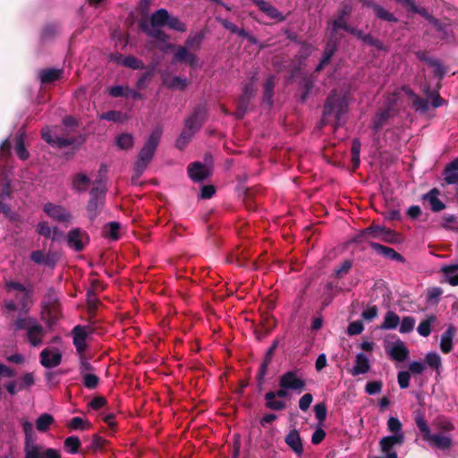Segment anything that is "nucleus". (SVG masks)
Instances as JSON below:
<instances>
[{
  "mask_svg": "<svg viewBox=\"0 0 458 458\" xmlns=\"http://www.w3.org/2000/svg\"><path fill=\"white\" fill-rule=\"evenodd\" d=\"M6 293L12 297L4 301L7 311H19L20 314H27L35 303L34 287L27 282L21 283L16 280L5 281Z\"/></svg>",
  "mask_w": 458,
  "mask_h": 458,
  "instance_id": "obj_1",
  "label": "nucleus"
},
{
  "mask_svg": "<svg viewBox=\"0 0 458 458\" xmlns=\"http://www.w3.org/2000/svg\"><path fill=\"white\" fill-rule=\"evenodd\" d=\"M414 420L417 428L422 434L423 440L428 442L431 447L443 451L452 448L454 439L449 432L453 430L454 427L450 420H445L440 422L438 425L439 431L434 434L431 433L422 412H417Z\"/></svg>",
  "mask_w": 458,
  "mask_h": 458,
  "instance_id": "obj_2",
  "label": "nucleus"
},
{
  "mask_svg": "<svg viewBox=\"0 0 458 458\" xmlns=\"http://www.w3.org/2000/svg\"><path fill=\"white\" fill-rule=\"evenodd\" d=\"M12 327L14 334L21 335L31 346L42 344L46 331L35 317L19 314L13 321Z\"/></svg>",
  "mask_w": 458,
  "mask_h": 458,
  "instance_id": "obj_3",
  "label": "nucleus"
},
{
  "mask_svg": "<svg viewBox=\"0 0 458 458\" xmlns=\"http://www.w3.org/2000/svg\"><path fill=\"white\" fill-rule=\"evenodd\" d=\"M11 143L8 139H5L0 144V212L6 217L13 219V213L4 203L10 197V181L7 177V173L4 168V161L9 157Z\"/></svg>",
  "mask_w": 458,
  "mask_h": 458,
  "instance_id": "obj_4",
  "label": "nucleus"
},
{
  "mask_svg": "<svg viewBox=\"0 0 458 458\" xmlns=\"http://www.w3.org/2000/svg\"><path fill=\"white\" fill-rule=\"evenodd\" d=\"M161 135L162 130L160 128L154 129L141 148L138 160L134 165L135 174L138 177L143 173L148 163L151 161L158 146Z\"/></svg>",
  "mask_w": 458,
  "mask_h": 458,
  "instance_id": "obj_5",
  "label": "nucleus"
},
{
  "mask_svg": "<svg viewBox=\"0 0 458 458\" xmlns=\"http://www.w3.org/2000/svg\"><path fill=\"white\" fill-rule=\"evenodd\" d=\"M349 100L346 95H339L333 91L327 99L323 114V123H326L328 115L335 114L337 123L341 116L347 112Z\"/></svg>",
  "mask_w": 458,
  "mask_h": 458,
  "instance_id": "obj_6",
  "label": "nucleus"
},
{
  "mask_svg": "<svg viewBox=\"0 0 458 458\" xmlns=\"http://www.w3.org/2000/svg\"><path fill=\"white\" fill-rule=\"evenodd\" d=\"M106 196V186L102 180H97L90 191V198L87 205L88 216L90 220L95 219L100 213L104 205Z\"/></svg>",
  "mask_w": 458,
  "mask_h": 458,
  "instance_id": "obj_7",
  "label": "nucleus"
},
{
  "mask_svg": "<svg viewBox=\"0 0 458 458\" xmlns=\"http://www.w3.org/2000/svg\"><path fill=\"white\" fill-rule=\"evenodd\" d=\"M24 433V458H40L41 445L35 444L36 437L33 424L27 420L21 421Z\"/></svg>",
  "mask_w": 458,
  "mask_h": 458,
  "instance_id": "obj_8",
  "label": "nucleus"
},
{
  "mask_svg": "<svg viewBox=\"0 0 458 458\" xmlns=\"http://www.w3.org/2000/svg\"><path fill=\"white\" fill-rule=\"evenodd\" d=\"M368 239H377L392 243L396 241V234L394 231L385 226L370 225L365 228L359 235H357L355 241L360 242L362 240Z\"/></svg>",
  "mask_w": 458,
  "mask_h": 458,
  "instance_id": "obj_9",
  "label": "nucleus"
},
{
  "mask_svg": "<svg viewBox=\"0 0 458 458\" xmlns=\"http://www.w3.org/2000/svg\"><path fill=\"white\" fill-rule=\"evenodd\" d=\"M255 76L251 78V81L243 86L242 94L240 96L237 101L236 111L234 116L237 119H242L245 115L248 108L250 100L255 96L257 88L254 85Z\"/></svg>",
  "mask_w": 458,
  "mask_h": 458,
  "instance_id": "obj_10",
  "label": "nucleus"
},
{
  "mask_svg": "<svg viewBox=\"0 0 458 458\" xmlns=\"http://www.w3.org/2000/svg\"><path fill=\"white\" fill-rule=\"evenodd\" d=\"M278 385L296 394H301L306 386L304 379L294 370L282 374L279 377Z\"/></svg>",
  "mask_w": 458,
  "mask_h": 458,
  "instance_id": "obj_11",
  "label": "nucleus"
},
{
  "mask_svg": "<svg viewBox=\"0 0 458 458\" xmlns=\"http://www.w3.org/2000/svg\"><path fill=\"white\" fill-rule=\"evenodd\" d=\"M43 211L47 216L59 223L69 222L72 215L64 206L47 202L43 206Z\"/></svg>",
  "mask_w": 458,
  "mask_h": 458,
  "instance_id": "obj_12",
  "label": "nucleus"
},
{
  "mask_svg": "<svg viewBox=\"0 0 458 458\" xmlns=\"http://www.w3.org/2000/svg\"><path fill=\"white\" fill-rule=\"evenodd\" d=\"M385 349L392 360L400 362L406 360L410 353L405 344L400 339L392 343H387L385 345Z\"/></svg>",
  "mask_w": 458,
  "mask_h": 458,
  "instance_id": "obj_13",
  "label": "nucleus"
},
{
  "mask_svg": "<svg viewBox=\"0 0 458 458\" xmlns=\"http://www.w3.org/2000/svg\"><path fill=\"white\" fill-rule=\"evenodd\" d=\"M56 128L45 127L41 131L43 140L52 147H67L73 143L71 138L59 137L55 132Z\"/></svg>",
  "mask_w": 458,
  "mask_h": 458,
  "instance_id": "obj_14",
  "label": "nucleus"
},
{
  "mask_svg": "<svg viewBox=\"0 0 458 458\" xmlns=\"http://www.w3.org/2000/svg\"><path fill=\"white\" fill-rule=\"evenodd\" d=\"M404 441L402 436L397 437L386 436L380 439L379 447L386 458H398L397 454L394 451V446L402 445Z\"/></svg>",
  "mask_w": 458,
  "mask_h": 458,
  "instance_id": "obj_15",
  "label": "nucleus"
},
{
  "mask_svg": "<svg viewBox=\"0 0 458 458\" xmlns=\"http://www.w3.org/2000/svg\"><path fill=\"white\" fill-rule=\"evenodd\" d=\"M88 242V234L80 228L72 229L67 234L68 246L75 251L82 250Z\"/></svg>",
  "mask_w": 458,
  "mask_h": 458,
  "instance_id": "obj_16",
  "label": "nucleus"
},
{
  "mask_svg": "<svg viewBox=\"0 0 458 458\" xmlns=\"http://www.w3.org/2000/svg\"><path fill=\"white\" fill-rule=\"evenodd\" d=\"M397 4H402L403 6L409 9L411 12L419 13L421 16H423L425 19H427L434 27H436L437 30H442V25L438 20L434 18L432 15L428 13L426 8L424 7H418L413 0H394Z\"/></svg>",
  "mask_w": 458,
  "mask_h": 458,
  "instance_id": "obj_17",
  "label": "nucleus"
},
{
  "mask_svg": "<svg viewBox=\"0 0 458 458\" xmlns=\"http://www.w3.org/2000/svg\"><path fill=\"white\" fill-rule=\"evenodd\" d=\"M211 172L212 168L209 165L200 162H194L188 168L190 178L197 182L207 179L211 174Z\"/></svg>",
  "mask_w": 458,
  "mask_h": 458,
  "instance_id": "obj_18",
  "label": "nucleus"
},
{
  "mask_svg": "<svg viewBox=\"0 0 458 458\" xmlns=\"http://www.w3.org/2000/svg\"><path fill=\"white\" fill-rule=\"evenodd\" d=\"M207 117V109L204 106H198L192 114L185 121V127L191 131H197L200 129Z\"/></svg>",
  "mask_w": 458,
  "mask_h": 458,
  "instance_id": "obj_19",
  "label": "nucleus"
},
{
  "mask_svg": "<svg viewBox=\"0 0 458 458\" xmlns=\"http://www.w3.org/2000/svg\"><path fill=\"white\" fill-rule=\"evenodd\" d=\"M40 363L47 369L57 367L62 360V354L59 351L50 348L42 350L39 355Z\"/></svg>",
  "mask_w": 458,
  "mask_h": 458,
  "instance_id": "obj_20",
  "label": "nucleus"
},
{
  "mask_svg": "<svg viewBox=\"0 0 458 458\" xmlns=\"http://www.w3.org/2000/svg\"><path fill=\"white\" fill-rule=\"evenodd\" d=\"M284 442L298 457L303 454V443L297 429H291L286 435Z\"/></svg>",
  "mask_w": 458,
  "mask_h": 458,
  "instance_id": "obj_21",
  "label": "nucleus"
},
{
  "mask_svg": "<svg viewBox=\"0 0 458 458\" xmlns=\"http://www.w3.org/2000/svg\"><path fill=\"white\" fill-rule=\"evenodd\" d=\"M88 335L89 332L85 327L76 326L72 329L73 344L80 354H82L87 347L86 339Z\"/></svg>",
  "mask_w": 458,
  "mask_h": 458,
  "instance_id": "obj_22",
  "label": "nucleus"
},
{
  "mask_svg": "<svg viewBox=\"0 0 458 458\" xmlns=\"http://www.w3.org/2000/svg\"><path fill=\"white\" fill-rule=\"evenodd\" d=\"M370 369V362L367 355L363 352H359L355 358V364L352 369V376L363 375Z\"/></svg>",
  "mask_w": 458,
  "mask_h": 458,
  "instance_id": "obj_23",
  "label": "nucleus"
},
{
  "mask_svg": "<svg viewBox=\"0 0 458 458\" xmlns=\"http://www.w3.org/2000/svg\"><path fill=\"white\" fill-rule=\"evenodd\" d=\"M162 83L171 89L182 90L188 84V80L184 77L172 76L168 73L162 74Z\"/></svg>",
  "mask_w": 458,
  "mask_h": 458,
  "instance_id": "obj_24",
  "label": "nucleus"
},
{
  "mask_svg": "<svg viewBox=\"0 0 458 458\" xmlns=\"http://www.w3.org/2000/svg\"><path fill=\"white\" fill-rule=\"evenodd\" d=\"M438 195L439 191L434 188L423 196V199L428 201L434 212H439L445 208L444 202L439 199Z\"/></svg>",
  "mask_w": 458,
  "mask_h": 458,
  "instance_id": "obj_25",
  "label": "nucleus"
},
{
  "mask_svg": "<svg viewBox=\"0 0 458 458\" xmlns=\"http://www.w3.org/2000/svg\"><path fill=\"white\" fill-rule=\"evenodd\" d=\"M444 175L447 184L458 183V157L446 165Z\"/></svg>",
  "mask_w": 458,
  "mask_h": 458,
  "instance_id": "obj_26",
  "label": "nucleus"
},
{
  "mask_svg": "<svg viewBox=\"0 0 458 458\" xmlns=\"http://www.w3.org/2000/svg\"><path fill=\"white\" fill-rule=\"evenodd\" d=\"M455 333L454 326H449L442 334L440 339V349L444 353H448L453 348V338Z\"/></svg>",
  "mask_w": 458,
  "mask_h": 458,
  "instance_id": "obj_27",
  "label": "nucleus"
},
{
  "mask_svg": "<svg viewBox=\"0 0 458 458\" xmlns=\"http://www.w3.org/2000/svg\"><path fill=\"white\" fill-rule=\"evenodd\" d=\"M399 324V316L395 312L389 310L385 314L384 320L379 328L382 330H394L397 328Z\"/></svg>",
  "mask_w": 458,
  "mask_h": 458,
  "instance_id": "obj_28",
  "label": "nucleus"
},
{
  "mask_svg": "<svg viewBox=\"0 0 458 458\" xmlns=\"http://www.w3.org/2000/svg\"><path fill=\"white\" fill-rule=\"evenodd\" d=\"M393 110L392 104L388 105L386 108L380 110L373 119V128L375 131L379 130L383 125L386 124L387 120L391 116Z\"/></svg>",
  "mask_w": 458,
  "mask_h": 458,
  "instance_id": "obj_29",
  "label": "nucleus"
},
{
  "mask_svg": "<svg viewBox=\"0 0 458 458\" xmlns=\"http://www.w3.org/2000/svg\"><path fill=\"white\" fill-rule=\"evenodd\" d=\"M371 248L378 254L393 260H401L402 257L394 249L386 247L377 242L370 243Z\"/></svg>",
  "mask_w": 458,
  "mask_h": 458,
  "instance_id": "obj_30",
  "label": "nucleus"
},
{
  "mask_svg": "<svg viewBox=\"0 0 458 458\" xmlns=\"http://www.w3.org/2000/svg\"><path fill=\"white\" fill-rule=\"evenodd\" d=\"M62 74V69L49 68L39 72V79L42 83H50L59 80Z\"/></svg>",
  "mask_w": 458,
  "mask_h": 458,
  "instance_id": "obj_31",
  "label": "nucleus"
},
{
  "mask_svg": "<svg viewBox=\"0 0 458 458\" xmlns=\"http://www.w3.org/2000/svg\"><path fill=\"white\" fill-rule=\"evenodd\" d=\"M266 407L274 411H282L286 407V403L284 400L275 397L272 391L266 393L265 394Z\"/></svg>",
  "mask_w": 458,
  "mask_h": 458,
  "instance_id": "obj_32",
  "label": "nucleus"
},
{
  "mask_svg": "<svg viewBox=\"0 0 458 458\" xmlns=\"http://www.w3.org/2000/svg\"><path fill=\"white\" fill-rule=\"evenodd\" d=\"M168 18L169 13L167 10L160 8L151 15L150 23L153 27H162L166 25Z\"/></svg>",
  "mask_w": 458,
  "mask_h": 458,
  "instance_id": "obj_33",
  "label": "nucleus"
},
{
  "mask_svg": "<svg viewBox=\"0 0 458 458\" xmlns=\"http://www.w3.org/2000/svg\"><path fill=\"white\" fill-rule=\"evenodd\" d=\"M54 421L55 419L51 414L42 413L36 420V428L39 432H46L49 429Z\"/></svg>",
  "mask_w": 458,
  "mask_h": 458,
  "instance_id": "obj_34",
  "label": "nucleus"
},
{
  "mask_svg": "<svg viewBox=\"0 0 458 458\" xmlns=\"http://www.w3.org/2000/svg\"><path fill=\"white\" fill-rule=\"evenodd\" d=\"M402 423L398 418L390 417L387 420V429L393 434L390 437H399L402 436L403 437V441L405 440L404 433L402 429Z\"/></svg>",
  "mask_w": 458,
  "mask_h": 458,
  "instance_id": "obj_35",
  "label": "nucleus"
},
{
  "mask_svg": "<svg viewBox=\"0 0 458 458\" xmlns=\"http://www.w3.org/2000/svg\"><path fill=\"white\" fill-rule=\"evenodd\" d=\"M203 39H204V34L201 31L196 32L194 34H191L185 42V46L189 49L199 50L201 47Z\"/></svg>",
  "mask_w": 458,
  "mask_h": 458,
  "instance_id": "obj_36",
  "label": "nucleus"
},
{
  "mask_svg": "<svg viewBox=\"0 0 458 458\" xmlns=\"http://www.w3.org/2000/svg\"><path fill=\"white\" fill-rule=\"evenodd\" d=\"M133 143L134 138L131 133H122L115 138V144L120 149H129Z\"/></svg>",
  "mask_w": 458,
  "mask_h": 458,
  "instance_id": "obj_37",
  "label": "nucleus"
},
{
  "mask_svg": "<svg viewBox=\"0 0 458 458\" xmlns=\"http://www.w3.org/2000/svg\"><path fill=\"white\" fill-rule=\"evenodd\" d=\"M89 184V177L84 174H78L72 180V187L75 191L81 192L85 191Z\"/></svg>",
  "mask_w": 458,
  "mask_h": 458,
  "instance_id": "obj_38",
  "label": "nucleus"
},
{
  "mask_svg": "<svg viewBox=\"0 0 458 458\" xmlns=\"http://www.w3.org/2000/svg\"><path fill=\"white\" fill-rule=\"evenodd\" d=\"M426 363L431 369H436L438 373H440V369L442 367V359L440 355L436 352H430L427 353Z\"/></svg>",
  "mask_w": 458,
  "mask_h": 458,
  "instance_id": "obj_39",
  "label": "nucleus"
},
{
  "mask_svg": "<svg viewBox=\"0 0 458 458\" xmlns=\"http://www.w3.org/2000/svg\"><path fill=\"white\" fill-rule=\"evenodd\" d=\"M273 354H274L273 349H268L266 353L265 359L260 365L259 371L258 374V379H259V383H262L264 381V377L267 373L268 365L271 362Z\"/></svg>",
  "mask_w": 458,
  "mask_h": 458,
  "instance_id": "obj_40",
  "label": "nucleus"
},
{
  "mask_svg": "<svg viewBox=\"0 0 458 458\" xmlns=\"http://www.w3.org/2000/svg\"><path fill=\"white\" fill-rule=\"evenodd\" d=\"M275 88L274 77L269 76L264 84V101L268 105H272L273 103V93Z\"/></svg>",
  "mask_w": 458,
  "mask_h": 458,
  "instance_id": "obj_41",
  "label": "nucleus"
},
{
  "mask_svg": "<svg viewBox=\"0 0 458 458\" xmlns=\"http://www.w3.org/2000/svg\"><path fill=\"white\" fill-rule=\"evenodd\" d=\"M120 63L126 66V67H129V68H131V69H134V70H141L144 68V64L141 60L134 57V56H131V55H128V56H120Z\"/></svg>",
  "mask_w": 458,
  "mask_h": 458,
  "instance_id": "obj_42",
  "label": "nucleus"
},
{
  "mask_svg": "<svg viewBox=\"0 0 458 458\" xmlns=\"http://www.w3.org/2000/svg\"><path fill=\"white\" fill-rule=\"evenodd\" d=\"M450 284L458 285V265H449L442 268Z\"/></svg>",
  "mask_w": 458,
  "mask_h": 458,
  "instance_id": "obj_43",
  "label": "nucleus"
},
{
  "mask_svg": "<svg viewBox=\"0 0 458 458\" xmlns=\"http://www.w3.org/2000/svg\"><path fill=\"white\" fill-rule=\"evenodd\" d=\"M15 152L20 159L26 160L29 157V152L24 146L23 133H19L16 136Z\"/></svg>",
  "mask_w": 458,
  "mask_h": 458,
  "instance_id": "obj_44",
  "label": "nucleus"
},
{
  "mask_svg": "<svg viewBox=\"0 0 458 458\" xmlns=\"http://www.w3.org/2000/svg\"><path fill=\"white\" fill-rule=\"evenodd\" d=\"M374 12L376 13L377 17H378L381 20L387 21H396L397 19L394 17V15L383 8L382 6L372 4H371Z\"/></svg>",
  "mask_w": 458,
  "mask_h": 458,
  "instance_id": "obj_45",
  "label": "nucleus"
},
{
  "mask_svg": "<svg viewBox=\"0 0 458 458\" xmlns=\"http://www.w3.org/2000/svg\"><path fill=\"white\" fill-rule=\"evenodd\" d=\"M330 23L332 25L330 37L335 38H337L338 30H344L347 26L345 19L339 15L335 19L332 20Z\"/></svg>",
  "mask_w": 458,
  "mask_h": 458,
  "instance_id": "obj_46",
  "label": "nucleus"
},
{
  "mask_svg": "<svg viewBox=\"0 0 458 458\" xmlns=\"http://www.w3.org/2000/svg\"><path fill=\"white\" fill-rule=\"evenodd\" d=\"M415 318L411 316H405L403 318L402 321H400L399 332L402 334L411 333L415 327Z\"/></svg>",
  "mask_w": 458,
  "mask_h": 458,
  "instance_id": "obj_47",
  "label": "nucleus"
},
{
  "mask_svg": "<svg viewBox=\"0 0 458 458\" xmlns=\"http://www.w3.org/2000/svg\"><path fill=\"white\" fill-rule=\"evenodd\" d=\"M100 119L114 123H123L126 120V115L119 111H108L100 115Z\"/></svg>",
  "mask_w": 458,
  "mask_h": 458,
  "instance_id": "obj_48",
  "label": "nucleus"
},
{
  "mask_svg": "<svg viewBox=\"0 0 458 458\" xmlns=\"http://www.w3.org/2000/svg\"><path fill=\"white\" fill-rule=\"evenodd\" d=\"M80 446L81 441L77 437L72 436L64 440V447L70 454H77Z\"/></svg>",
  "mask_w": 458,
  "mask_h": 458,
  "instance_id": "obj_49",
  "label": "nucleus"
},
{
  "mask_svg": "<svg viewBox=\"0 0 458 458\" xmlns=\"http://www.w3.org/2000/svg\"><path fill=\"white\" fill-rule=\"evenodd\" d=\"M195 131H189L186 127L181 132L178 140H176V146L178 148L182 149L189 142Z\"/></svg>",
  "mask_w": 458,
  "mask_h": 458,
  "instance_id": "obj_50",
  "label": "nucleus"
},
{
  "mask_svg": "<svg viewBox=\"0 0 458 458\" xmlns=\"http://www.w3.org/2000/svg\"><path fill=\"white\" fill-rule=\"evenodd\" d=\"M166 25L176 31L183 32L186 30L185 24L181 21L177 17L171 16L169 14V18L167 20Z\"/></svg>",
  "mask_w": 458,
  "mask_h": 458,
  "instance_id": "obj_51",
  "label": "nucleus"
},
{
  "mask_svg": "<svg viewBox=\"0 0 458 458\" xmlns=\"http://www.w3.org/2000/svg\"><path fill=\"white\" fill-rule=\"evenodd\" d=\"M434 320V318H430L428 319L423 320L420 323V325L417 327V331L419 335L421 336L427 337L431 333V323Z\"/></svg>",
  "mask_w": 458,
  "mask_h": 458,
  "instance_id": "obj_52",
  "label": "nucleus"
},
{
  "mask_svg": "<svg viewBox=\"0 0 458 458\" xmlns=\"http://www.w3.org/2000/svg\"><path fill=\"white\" fill-rule=\"evenodd\" d=\"M147 33L161 42H166L168 37L167 35L160 30V27H153L146 30Z\"/></svg>",
  "mask_w": 458,
  "mask_h": 458,
  "instance_id": "obj_53",
  "label": "nucleus"
},
{
  "mask_svg": "<svg viewBox=\"0 0 458 458\" xmlns=\"http://www.w3.org/2000/svg\"><path fill=\"white\" fill-rule=\"evenodd\" d=\"M82 377H83V384L87 388L94 389L98 386V385L99 383V378L98 376L91 374V373H88V374H84V376H82Z\"/></svg>",
  "mask_w": 458,
  "mask_h": 458,
  "instance_id": "obj_54",
  "label": "nucleus"
},
{
  "mask_svg": "<svg viewBox=\"0 0 458 458\" xmlns=\"http://www.w3.org/2000/svg\"><path fill=\"white\" fill-rule=\"evenodd\" d=\"M314 412L317 420H318L319 424H322L324 420L327 418V407L325 403H317L314 406Z\"/></svg>",
  "mask_w": 458,
  "mask_h": 458,
  "instance_id": "obj_55",
  "label": "nucleus"
},
{
  "mask_svg": "<svg viewBox=\"0 0 458 458\" xmlns=\"http://www.w3.org/2000/svg\"><path fill=\"white\" fill-rule=\"evenodd\" d=\"M428 64L434 69V73L438 78H443L445 71L444 66L436 59L428 58L427 59Z\"/></svg>",
  "mask_w": 458,
  "mask_h": 458,
  "instance_id": "obj_56",
  "label": "nucleus"
},
{
  "mask_svg": "<svg viewBox=\"0 0 458 458\" xmlns=\"http://www.w3.org/2000/svg\"><path fill=\"white\" fill-rule=\"evenodd\" d=\"M190 49L185 46V47H176V50L174 54V58L176 62H184L189 55L191 54V52L189 51Z\"/></svg>",
  "mask_w": 458,
  "mask_h": 458,
  "instance_id": "obj_57",
  "label": "nucleus"
},
{
  "mask_svg": "<svg viewBox=\"0 0 458 458\" xmlns=\"http://www.w3.org/2000/svg\"><path fill=\"white\" fill-rule=\"evenodd\" d=\"M382 389V384L379 381L368 382L365 386V391L368 394L373 395L379 394Z\"/></svg>",
  "mask_w": 458,
  "mask_h": 458,
  "instance_id": "obj_58",
  "label": "nucleus"
},
{
  "mask_svg": "<svg viewBox=\"0 0 458 458\" xmlns=\"http://www.w3.org/2000/svg\"><path fill=\"white\" fill-rule=\"evenodd\" d=\"M120 224L117 222H111L107 225V236L112 240L119 238Z\"/></svg>",
  "mask_w": 458,
  "mask_h": 458,
  "instance_id": "obj_59",
  "label": "nucleus"
},
{
  "mask_svg": "<svg viewBox=\"0 0 458 458\" xmlns=\"http://www.w3.org/2000/svg\"><path fill=\"white\" fill-rule=\"evenodd\" d=\"M364 329L363 324L361 321H353L351 322L347 328V333L350 335H356L360 334Z\"/></svg>",
  "mask_w": 458,
  "mask_h": 458,
  "instance_id": "obj_60",
  "label": "nucleus"
},
{
  "mask_svg": "<svg viewBox=\"0 0 458 458\" xmlns=\"http://www.w3.org/2000/svg\"><path fill=\"white\" fill-rule=\"evenodd\" d=\"M412 105L417 111H420L422 113L428 111V99L419 98L417 96L414 97L412 101Z\"/></svg>",
  "mask_w": 458,
  "mask_h": 458,
  "instance_id": "obj_61",
  "label": "nucleus"
},
{
  "mask_svg": "<svg viewBox=\"0 0 458 458\" xmlns=\"http://www.w3.org/2000/svg\"><path fill=\"white\" fill-rule=\"evenodd\" d=\"M411 376L407 371H400L397 375V381L400 388L405 389L410 385Z\"/></svg>",
  "mask_w": 458,
  "mask_h": 458,
  "instance_id": "obj_62",
  "label": "nucleus"
},
{
  "mask_svg": "<svg viewBox=\"0 0 458 458\" xmlns=\"http://www.w3.org/2000/svg\"><path fill=\"white\" fill-rule=\"evenodd\" d=\"M52 229L53 228L49 226L48 223L45 221L39 222L37 226V232L46 238L51 236Z\"/></svg>",
  "mask_w": 458,
  "mask_h": 458,
  "instance_id": "obj_63",
  "label": "nucleus"
},
{
  "mask_svg": "<svg viewBox=\"0 0 458 458\" xmlns=\"http://www.w3.org/2000/svg\"><path fill=\"white\" fill-rule=\"evenodd\" d=\"M40 458H61V454L56 449H54V448H46V449H44L41 446V449H40Z\"/></svg>",
  "mask_w": 458,
  "mask_h": 458,
  "instance_id": "obj_64",
  "label": "nucleus"
}]
</instances>
